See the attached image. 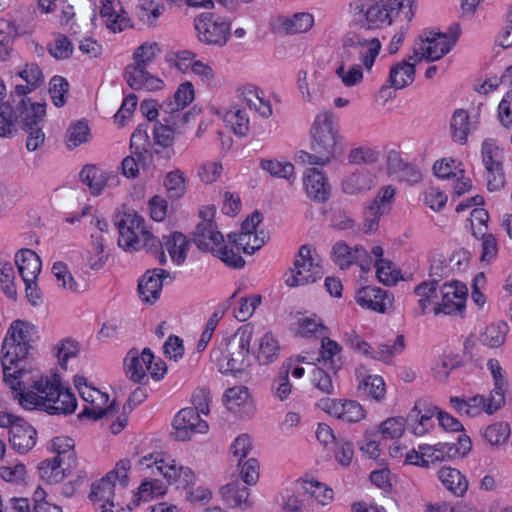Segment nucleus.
<instances>
[{
    "instance_id": "1",
    "label": "nucleus",
    "mask_w": 512,
    "mask_h": 512,
    "mask_svg": "<svg viewBox=\"0 0 512 512\" xmlns=\"http://www.w3.org/2000/svg\"><path fill=\"white\" fill-rule=\"evenodd\" d=\"M39 339L38 327L25 320L16 319L8 328L1 347L3 380L14 392V398L26 410H40L50 415L71 414L77 400L71 390L61 383L59 374L41 376L31 385L24 377L29 373L27 359Z\"/></svg>"
},
{
    "instance_id": "2",
    "label": "nucleus",
    "mask_w": 512,
    "mask_h": 512,
    "mask_svg": "<svg viewBox=\"0 0 512 512\" xmlns=\"http://www.w3.org/2000/svg\"><path fill=\"white\" fill-rule=\"evenodd\" d=\"M27 91V88L18 87L12 100L0 103V137H13L18 125L27 134V150L33 152L45 142L46 105L30 102L25 97Z\"/></svg>"
},
{
    "instance_id": "3",
    "label": "nucleus",
    "mask_w": 512,
    "mask_h": 512,
    "mask_svg": "<svg viewBox=\"0 0 512 512\" xmlns=\"http://www.w3.org/2000/svg\"><path fill=\"white\" fill-rule=\"evenodd\" d=\"M413 0H353L349 4L350 24L364 31H374L390 26L399 12H405L407 21L414 16Z\"/></svg>"
},
{
    "instance_id": "4",
    "label": "nucleus",
    "mask_w": 512,
    "mask_h": 512,
    "mask_svg": "<svg viewBox=\"0 0 512 512\" xmlns=\"http://www.w3.org/2000/svg\"><path fill=\"white\" fill-rule=\"evenodd\" d=\"M313 153L302 151L299 158L310 165H326L336 152L339 139V117L331 110L316 115L311 127Z\"/></svg>"
},
{
    "instance_id": "5",
    "label": "nucleus",
    "mask_w": 512,
    "mask_h": 512,
    "mask_svg": "<svg viewBox=\"0 0 512 512\" xmlns=\"http://www.w3.org/2000/svg\"><path fill=\"white\" fill-rule=\"evenodd\" d=\"M115 225L119 231L118 246L120 248L128 252L145 249L155 254L161 265L166 263L167 258L162 241L146 230L144 219L135 211L124 212Z\"/></svg>"
},
{
    "instance_id": "6",
    "label": "nucleus",
    "mask_w": 512,
    "mask_h": 512,
    "mask_svg": "<svg viewBox=\"0 0 512 512\" xmlns=\"http://www.w3.org/2000/svg\"><path fill=\"white\" fill-rule=\"evenodd\" d=\"M253 327L246 324L238 328L227 344V354L223 355L218 349L211 351V358L216 361L219 371L223 374L236 375L247 366L250 344L253 338Z\"/></svg>"
},
{
    "instance_id": "7",
    "label": "nucleus",
    "mask_w": 512,
    "mask_h": 512,
    "mask_svg": "<svg viewBox=\"0 0 512 512\" xmlns=\"http://www.w3.org/2000/svg\"><path fill=\"white\" fill-rule=\"evenodd\" d=\"M197 38L206 45L222 47L230 37L231 23L229 20L205 12L194 19Z\"/></svg>"
},
{
    "instance_id": "8",
    "label": "nucleus",
    "mask_w": 512,
    "mask_h": 512,
    "mask_svg": "<svg viewBox=\"0 0 512 512\" xmlns=\"http://www.w3.org/2000/svg\"><path fill=\"white\" fill-rule=\"evenodd\" d=\"M293 266L289 271V276L285 279V283L289 287L314 283L323 276L322 267L315 262L311 255V247L307 244L300 246Z\"/></svg>"
},
{
    "instance_id": "9",
    "label": "nucleus",
    "mask_w": 512,
    "mask_h": 512,
    "mask_svg": "<svg viewBox=\"0 0 512 512\" xmlns=\"http://www.w3.org/2000/svg\"><path fill=\"white\" fill-rule=\"evenodd\" d=\"M140 465L146 466L151 469L152 474L157 471L161 474L170 484L174 483L183 488H187L194 481L193 471L182 465H178L173 459H163L154 457L153 454L144 456L139 460Z\"/></svg>"
},
{
    "instance_id": "10",
    "label": "nucleus",
    "mask_w": 512,
    "mask_h": 512,
    "mask_svg": "<svg viewBox=\"0 0 512 512\" xmlns=\"http://www.w3.org/2000/svg\"><path fill=\"white\" fill-rule=\"evenodd\" d=\"M452 42H447V34L435 31H424L419 36V43L414 47L416 62L425 59L433 62L450 52Z\"/></svg>"
},
{
    "instance_id": "11",
    "label": "nucleus",
    "mask_w": 512,
    "mask_h": 512,
    "mask_svg": "<svg viewBox=\"0 0 512 512\" xmlns=\"http://www.w3.org/2000/svg\"><path fill=\"white\" fill-rule=\"evenodd\" d=\"M342 43L352 47L359 54L364 67L371 70L376 57L381 50V42L376 37H366L361 31H348L342 38Z\"/></svg>"
},
{
    "instance_id": "12",
    "label": "nucleus",
    "mask_w": 512,
    "mask_h": 512,
    "mask_svg": "<svg viewBox=\"0 0 512 512\" xmlns=\"http://www.w3.org/2000/svg\"><path fill=\"white\" fill-rule=\"evenodd\" d=\"M442 301L434 307V314H462L468 295L466 285L458 281L445 283L441 287Z\"/></svg>"
},
{
    "instance_id": "13",
    "label": "nucleus",
    "mask_w": 512,
    "mask_h": 512,
    "mask_svg": "<svg viewBox=\"0 0 512 512\" xmlns=\"http://www.w3.org/2000/svg\"><path fill=\"white\" fill-rule=\"evenodd\" d=\"M175 438L179 441H187L196 433H205L208 430V424L199 416L197 409L187 407L180 410L173 420Z\"/></svg>"
},
{
    "instance_id": "14",
    "label": "nucleus",
    "mask_w": 512,
    "mask_h": 512,
    "mask_svg": "<svg viewBox=\"0 0 512 512\" xmlns=\"http://www.w3.org/2000/svg\"><path fill=\"white\" fill-rule=\"evenodd\" d=\"M356 302L366 309L384 313L393 303V296L378 287H363L356 294Z\"/></svg>"
},
{
    "instance_id": "15",
    "label": "nucleus",
    "mask_w": 512,
    "mask_h": 512,
    "mask_svg": "<svg viewBox=\"0 0 512 512\" xmlns=\"http://www.w3.org/2000/svg\"><path fill=\"white\" fill-rule=\"evenodd\" d=\"M125 80L128 86L134 90L146 89L149 91L158 90L163 82L147 71V67L141 64L131 63L125 68Z\"/></svg>"
},
{
    "instance_id": "16",
    "label": "nucleus",
    "mask_w": 512,
    "mask_h": 512,
    "mask_svg": "<svg viewBox=\"0 0 512 512\" xmlns=\"http://www.w3.org/2000/svg\"><path fill=\"white\" fill-rule=\"evenodd\" d=\"M171 277L170 273L161 268L148 270L140 279L138 292L146 302L156 301L162 290L164 279Z\"/></svg>"
},
{
    "instance_id": "17",
    "label": "nucleus",
    "mask_w": 512,
    "mask_h": 512,
    "mask_svg": "<svg viewBox=\"0 0 512 512\" xmlns=\"http://www.w3.org/2000/svg\"><path fill=\"white\" fill-rule=\"evenodd\" d=\"M216 228L215 223L211 220L197 224L193 231V241L200 250L215 253V250L224 243L222 233Z\"/></svg>"
},
{
    "instance_id": "18",
    "label": "nucleus",
    "mask_w": 512,
    "mask_h": 512,
    "mask_svg": "<svg viewBox=\"0 0 512 512\" xmlns=\"http://www.w3.org/2000/svg\"><path fill=\"white\" fill-rule=\"evenodd\" d=\"M83 183L90 188L92 195H99L105 186H117L119 178L115 174H109L94 165H86L79 174Z\"/></svg>"
},
{
    "instance_id": "19",
    "label": "nucleus",
    "mask_w": 512,
    "mask_h": 512,
    "mask_svg": "<svg viewBox=\"0 0 512 512\" xmlns=\"http://www.w3.org/2000/svg\"><path fill=\"white\" fill-rule=\"evenodd\" d=\"M37 432L24 419L18 420L9 430V443L17 452L24 454L36 444Z\"/></svg>"
},
{
    "instance_id": "20",
    "label": "nucleus",
    "mask_w": 512,
    "mask_h": 512,
    "mask_svg": "<svg viewBox=\"0 0 512 512\" xmlns=\"http://www.w3.org/2000/svg\"><path fill=\"white\" fill-rule=\"evenodd\" d=\"M194 88L191 82L181 83L173 95V99L160 105V110L171 117L182 116L184 120L188 118V113H181V110L188 106L194 99Z\"/></svg>"
},
{
    "instance_id": "21",
    "label": "nucleus",
    "mask_w": 512,
    "mask_h": 512,
    "mask_svg": "<svg viewBox=\"0 0 512 512\" xmlns=\"http://www.w3.org/2000/svg\"><path fill=\"white\" fill-rule=\"evenodd\" d=\"M176 124V117H163L162 121H156L153 125V140L154 144L161 147L166 151V157L170 158L174 154L172 146L175 141L176 131L174 125Z\"/></svg>"
},
{
    "instance_id": "22",
    "label": "nucleus",
    "mask_w": 512,
    "mask_h": 512,
    "mask_svg": "<svg viewBox=\"0 0 512 512\" xmlns=\"http://www.w3.org/2000/svg\"><path fill=\"white\" fill-rule=\"evenodd\" d=\"M303 182L309 198L320 202L329 198L330 185L323 172L316 168H309L304 173Z\"/></svg>"
},
{
    "instance_id": "23",
    "label": "nucleus",
    "mask_w": 512,
    "mask_h": 512,
    "mask_svg": "<svg viewBox=\"0 0 512 512\" xmlns=\"http://www.w3.org/2000/svg\"><path fill=\"white\" fill-rule=\"evenodd\" d=\"M387 165L389 172L395 174L401 181L414 184L421 180V173L417 166L404 161L397 151H389Z\"/></svg>"
},
{
    "instance_id": "24",
    "label": "nucleus",
    "mask_w": 512,
    "mask_h": 512,
    "mask_svg": "<svg viewBox=\"0 0 512 512\" xmlns=\"http://www.w3.org/2000/svg\"><path fill=\"white\" fill-rule=\"evenodd\" d=\"M329 414L348 422H358L364 418V410L356 401L328 400L324 408Z\"/></svg>"
},
{
    "instance_id": "25",
    "label": "nucleus",
    "mask_w": 512,
    "mask_h": 512,
    "mask_svg": "<svg viewBox=\"0 0 512 512\" xmlns=\"http://www.w3.org/2000/svg\"><path fill=\"white\" fill-rule=\"evenodd\" d=\"M15 264L23 281H36L41 272V259L31 249L23 248L15 255Z\"/></svg>"
},
{
    "instance_id": "26",
    "label": "nucleus",
    "mask_w": 512,
    "mask_h": 512,
    "mask_svg": "<svg viewBox=\"0 0 512 512\" xmlns=\"http://www.w3.org/2000/svg\"><path fill=\"white\" fill-rule=\"evenodd\" d=\"M223 500L231 507L248 509L252 502L249 500V489L242 480H234L220 489Z\"/></svg>"
},
{
    "instance_id": "27",
    "label": "nucleus",
    "mask_w": 512,
    "mask_h": 512,
    "mask_svg": "<svg viewBox=\"0 0 512 512\" xmlns=\"http://www.w3.org/2000/svg\"><path fill=\"white\" fill-rule=\"evenodd\" d=\"M367 255L368 252L364 247L355 246L354 249H351L344 241H338L332 247V259L342 270L349 268Z\"/></svg>"
},
{
    "instance_id": "28",
    "label": "nucleus",
    "mask_w": 512,
    "mask_h": 512,
    "mask_svg": "<svg viewBox=\"0 0 512 512\" xmlns=\"http://www.w3.org/2000/svg\"><path fill=\"white\" fill-rule=\"evenodd\" d=\"M341 350V346L336 341L323 336L321 339V357L317 360L321 362L324 367L336 374L343 365L342 357L340 354Z\"/></svg>"
},
{
    "instance_id": "29",
    "label": "nucleus",
    "mask_w": 512,
    "mask_h": 512,
    "mask_svg": "<svg viewBox=\"0 0 512 512\" xmlns=\"http://www.w3.org/2000/svg\"><path fill=\"white\" fill-rule=\"evenodd\" d=\"M163 247L168 251L172 261L177 265H181L186 257L189 247L187 237L181 232H173L170 235L162 237Z\"/></svg>"
},
{
    "instance_id": "30",
    "label": "nucleus",
    "mask_w": 512,
    "mask_h": 512,
    "mask_svg": "<svg viewBox=\"0 0 512 512\" xmlns=\"http://www.w3.org/2000/svg\"><path fill=\"white\" fill-rule=\"evenodd\" d=\"M438 478L444 487L456 496H463L468 489L466 477L455 468L442 467L438 471Z\"/></svg>"
},
{
    "instance_id": "31",
    "label": "nucleus",
    "mask_w": 512,
    "mask_h": 512,
    "mask_svg": "<svg viewBox=\"0 0 512 512\" xmlns=\"http://www.w3.org/2000/svg\"><path fill=\"white\" fill-rule=\"evenodd\" d=\"M415 72V66L403 60L391 67L388 81L395 90L403 89L414 81Z\"/></svg>"
},
{
    "instance_id": "32",
    "label": "nucleus",
    "mask_w": 512,
    "mask_h": 512,
    "mask_svg": "<svg viewBox=\"0 0 512 512\" xmlns=\"http://www.w3.org/2000/svg\"><path fill=\"white\" fill-rule=\"evenodd\" d=\"M374 186L372 175L366 171L352 173L342 182L343 191L346 194L357 195L365 193Z\"/></svg>"
},
{
    "instance_id": "33",
    "label": "nucleus",
    "mask_w": 512,
    "mask_h": 512,
    "mask_svg": "<svg viewBox=\"0 0 512 512\" xmlns=\"http://www.w3.org/2000/svg\"><path fill=\"white\" fill-rule=\"evenodd\" d=\"M144 366L145 364L142 362L141 354H139L138 350L136 348L129 350L124 359V367L131 381L143 384L148 382Z\"/></svg>"
},
{
    "instance_id": "34",
    "label": "nucleus",
    "mask_w": 512,
    "mask_h": 512,
    "mask_svg": "<svg viewBox=\"0 0 512 512\" xmlns=\"http://www.w3.org/2000/svg\"><path fill=\"white\" fill-rule=\"evenodd\" d=\"M470 116L464 109H456L450 122L451 136L454 142L466 144L470 132Z\"/></svg>"
},
{
    "instance_id": "35",
    "label": "nucleus",
    "mask_w": 512,
    "mask_h": 512,
    "mask_svg": "<svg viewBox=\"0 0 512 512\" xmlns=\"http://www.w3.org/2000/svg\"><path fill=\"white\" fill-rule=\"evenodd\" d=\"M281 347L272 333H265L259 341L256 359L259 364L268 365L274 362L280 353Z\"/></svg>"
},
{
    "instance_id": "36",
    "label": "nucleus",
    "mask_w": 512,
    "mask_h": 512,
    "mask_svg": "<svg viewBox=\"0 0 512 512\" xmlns=\"http://www.w3.org/2000/svg\"><path fill=\"white\" fill-rule=\"evenodd\" d=\"M487 366L494 380V388L491 391V402L497 406L504 405L505 387L507 382L504 378L502 367L496 359H490L487 363Z\"/></svg>"
},
{
    "instance_id": "37",
    "label": "nucleus",
    "mask_w": 512,
    "mask_h": 512,
    "mask_svg": "<svg viewBox=\"0 0 512 512\" xmlns=\"http://www.w3.org/2000/svg\"><path fill=\"white\" fill-rule=\"evenodd\" d=\"M508 331L505 322L492 323L480 334V342L489 348H499L504 344Z\"/></svg>"
},
{
    "instance_id": "38",
    "label": "nucleus",
    "mask_w": 512,
    "mask_h": 512,
    "mask_svg": "<svg viewBox=\"0 0 512 512\" xmlns=\"http://www.w3.org/2000/svg\"><path fill=\"white\" fill-rule=\"evenodd\" d=\"M463 362L457 354H443L440 356L432 367L433 377L439 382H446L450 372L459 368Z\"/></svg>"
},
{
    "instance_id": "39",
    "label": "nucleus",
    "mask_w": 512,
    "mask_h": 512,
    "mask_svg": "<svg viewBox=\"0 0 512 512\" xmlns=\"http://www.w3.org/2000/svg\"><path fill=\"white\" fill-rule=\"evenodd\" d=\"M52 272L57 280L62 282L61 286L72 293H80L88 289V284L85 281L77 282L63 262H55Z\"/></svg>"
},
{
    "instance_id": "40",
    "label": "nucleus",
    "mask_w": 512,
    "mask_h": 512,
    "mask_svg": "<svg viewBox=\"0 0 512 512\" xmlns=\"http://www.w3.org/2000/svg\"><path fill=\"white\" fill-rule=\"evenodd\" d=\"M64 458L54 457L53 459H47L40 463L39 472L43 479H46L50 483H58L65 477V471L67 468L63 467Z\"/></svg>"
},
{
    "instance_id": "41",
    "label": "nucleus",
    "mask_w": 512,
    "mask_h": 512,
    "mask_svg": "<svg viewBox=\"0 0 512 512\" xmlns=\"http://www.w3.org/2000/svg\"><path fill=\"white\" fill-rule=\"evenodd\" d=\"M242 96L243 100L250 109H254L264 118L271 116L272 108L269 101L264 100V98L259 95V91L256 87H244Z\"/></svg>"
},
{
    "instance_id": "42",
    "label": "nucleus",
    "mask_w": 512,
    "mask_h": 512,
    "mask_svg": "<svg viewBox=\"0 0 512 512\" xmlns=\"http://www.w3.org/2000/svg\"><path fill=\"white\" fill-rule=\"evenodd\" d=\"M106 238L101 234H91V246L95 255L89 252L86 261L92 270L101 269L108 260V254L105 253Z\"/></svg>"
},
{
    "instance_id": "43",
    "label": "nucleus",
    "mask_w": 512,
    "mask_h": 512,
    "mask_svg": "<svg viewBox=\"0 0 512 512\" xmlns=\"http://www.w3.org/2000/svg\"><path fill=\"white\" fill-rule=\"evenodd\" d=\"M19 76L26 82V85H16L14 91L11 92L8 100H12L16 94L18 87L27 88L25 97L43 82V73L39 66L35 63L27 64L25 69L19 72Z\"/></svg>"
},
{
    "instance_id": "44",
    "label": "nucleus",
    "mask_w": 512,
    "mask_h": 512,
    "mask_svg": "<svg viewBox=\"0 0 512 512\" xmlns=\"http://www.w3.org/2000/svg\"><path fill=\"white\" fill-rule=\"evenodd\" d=\"M314 18L310 13H296L290 18H284L281 26L288 34L304 33L311 29Z\"/></svg>"
},
{
    "instance_id": "45",
    "label": "nucleus",
    "mask_w": 512,
    "mask_h": 512,
    "mask_svg": "<svg viewBox=\"0 0 512 512\" xmlns=\"http://www.w3.org/2000/svg\"><path fill=\"white\" fill-rule=\"evenodd\" d=\"M164 186L170 199H179L186 192V178L182 171L175 169L166 174Z\"/></svg>"
},
{
    "instance_id": "46",
    "label": "nucleus",
    "mask_w": 512,
    "mask_h": 512,
    "mask_svg": "<svg viewBox=\"0 0 512 512\" xmlns=\"http://www.w3.org/2000/svg\"><path fill=\"white\" fill-rule=\"evenodd\" d=\"M52 450L57 454L56 457L64 458L67 468H71L76 462L74 440L67 436L55 437L51 443Z\"/></svg>"
},
{
    "instance_id": "47",
    "label": "nucleus",
    "mask_w": 512,
    "mask_h": 512,
    "mask_svg": "<svg viewBox=\"0 0 512 512\" xmlns=\"http://www.w3.org/2000/svg\"><path fill=\"white\" fill-rule=\"evenodd\" d=\"M106 404L86 405L83 410L78 414V419L84 418L93 421L99 420L103 417L114 416L119 411V404L116 401L111 402L107 407Z\"/></svg>"
},
{
    "instance_id": "48",
    "label": "nucleus",
    "mask_w": 512,
    "mask_h": 512,
    "mask_svg": "<svg viewBox=\"0 0 512 512\" xmlns=\"http://www.w3.org/2000/svg\"><path fill=\"white\" fill-rule=\"evenodd\" d=\"M90 129L86 121L81 120L73 123L66 131V145L68 149H73L82 143L88 141Z\"/></svg>"
},
{
    "instance_id": "49",
    "label": "nucleus",
    "mask_w": 512,
    "mask_h": 512,
    "mask_svg": "<svg viewBox=\"0 0 512 512\" xmlns=\"http://www.w3.org/2000/svg\"><path fill=\"white\" fill-rule=\"evenodd\" d=\"M115 482L107 475L99 482L93 483L89 498L92 501L110 503L114 498Z\"/></svg>"
},
{
    "instance_id": "50",
    "label": "nucleus",
    "mask_w": 512,
    "mask_h": 512,
    "mask_svg": "<svg viewBox=\"0 0 512 512\" xmlns=\"http://www.w3.org/2000/svg\"><path fill=\"white\" fill-rule=\"evenodd\" d=\"M468 404V417H475L482 412H486L491 415L501 409L504 405L497 406L491 402V394L488 398H485L483 395H475L466 399Z\"/></svg>"
},
{
    "instance_id": "51",
    "label": "nucleus",
    "mask_w": 512,
    "mask_h": 512,
    "mask_svg": "<svg viewBox=\"0 0 512 512\" xmlns=\"http://www.w3.org/2000/svg\"><path fill=\"white\" fill-rule=\"evenodd\" d=\"M470 438L463 434L457 439V443H440V452H442L445 459H453L456 457H463L471 450Z\"/></svg>"
},
{
    "instance_id": "52",
    "label": "nucleus",
    "mask_w": 512,
    "mask_h": 512,
    "mask_svg": "<svg viewBox=\"0 0 512 512\" xmlns=\"http://www.w3.org/2000/svg\"><path fill=\"white\" fill-rule=\"evenodd\" d=\"M407 426L411 428L415 435L421 436L433 426V422L430 415L422 414L416 404L407 416Z\"/></svg>"
},
{
    "instance_id": "53",
    "label": "nucleus",
    "mask_w": 512,
    "mask_h": 512,
    "mask_svg": "<svg viewBox=\"0 0 512 512\" xmlns=\"http://www.w3.org/2000/svg\"><path fill=\"white\" fill-rule=\"evenodd\" d=\"M161 53V49L156 42H145L141 44L133 53V63L141 64V66L147 67L157 58Z\"/></svg>"
},
{
    "instance_id": "54",
    "label": "nucleus",
    "mask_w": 512,
    "mask_h": 512,
    "mask_svg": "<svg viewBox=\"0 0 512 512\" xmlns=\"http://www.w3.org/2000/svg\"><path fill=\"white\" fill-rule=\"evenodd\" d=\"M482 161L485 168L503 164V150L494 139H486L481 146Z\"/></svg>"
},
{
    "instance_id": "55",
    "label": "nucleus",
    "mask_w": 512,
    "mask_h": 512,
    "mask_svg": "<svg viewBox=\"0 0 512 512\" xmlns=\"http://www.w3.org/2000/svg\"><path fill=\"white\" fill-rule=\"evenodd\" d=\"M359 389L371 398L380 401L385 397V383L381 376L368 375L359 385Z\"/></svg>"
},
{
    "instance_id": "56",
    "label": "nucleus",
    "mask_w": 512,
    "mask_h": 512,
    "mask_svg": "<svg viewBox=\"0 0 512 512\" xmlns=\"http://www.w3.org/2000/svg\"><path fill=\"white\" fill-rule=\"evenodd\" d=\"M225 122L238 136H246L249 131V118L244 109L227 112Z\"/></svg>"
},
{
    "instance_id": "57",
    "label": "nucleus",
    "mask_w": 512,
    "mask_h": 512,
    "mask_svg": "<svg viewBox=\"0 0 512 512\" xmlns=\"http://www.w3.org/2000/svg\"><path fill=\"white\" fill-rule=\"evenodd\" d=\"M260 167L273 177L290 180L294 174V165L291 162H280L277 160L263 159Z\"/></svg>"
},
{
    "instance_id": "58",
    "label": "nucleus",
    "mask_w": 512,
    "mask_h": 512,
    "mask_svg": "<svg viewBox=\"0 0 512 512\" xmlns=\"http://www.w3.org/2000/svg\"><path fill=\"white\" fill-rule=\"evenodd\" d=\"M376 275L380 282L385 285H394L400 279V271L393 267L390 260L378 259L375 263Z\"/></svg>"
},
{
    "instance_id": "59",
    "label": "nucleus",
    "mask_w": 512,
    "mask_h": 512,
    "mask_svg": "<svg viewBox=\"0 0 512 512\" xmlns=\"http://www.w3.org/2000/svg\"><path fill=\"white\" fill-rule=\"evenodd\" d=\"M261 300V295L258 294L251 297H242L238 305L234 307L233 313L235 318L242 322L248 320L260 305Z\"/></svg>"
},
{
    "instance_id": "60",
    "label": "nucleus",
    "mask_w": 512,
    "mask_h": 512,
    "mask_svg": "<svg viewBox=\"0 0 512 512\" xmlns=\"http://www.w3.org/2000/svg\"><path fill=\"white\" fill-rule=\"evenodd\" d=\"M47 49L49 54L56 60H64L72 55L74 46L67 36L59 34L53 43L48 45Z\"/></svg>"
},
{
    "instance_id": "61",
    "label": "nucleus",
    "mask_w": 512,
    "mask_h": 512,
    "mask_svg": "<svg viewBox=\"0 0 512 512\" xmlns=\"http://www.w3.org/2000/svg\"><path fill=\"white\" fill-rule=\"evenodd\" d=\"M302 488L305 493L315 498L322 505L327 504L333 498V491L315 480L303 481Z\"/></svg>"
},
{
    "instance_id": "62",
    "label": "nucleus",
    "mask_w": 512,
    "mask_h": 512,
    "mask_svg": "<svg viewBox=\"0 0 512 512\" xmlns=\"http://www.w3.org/2000/svg\"><path fill=\"white\" fill-rule=\"evenodd\" d=\"M248 399L249 392L245 386L228 388L224 394V403L230 411H236V408L245 404Z\"/></svg>"
},
{
    "instance_id": "63",
    "label": "nucleus",
    "mask_w": 512,
    "mask_h": 512,
    "mask_svg": "<svg viewBox=\"0 0 512 512\" xmlns=\"http://www.w3.org/2000/svg\"><path fill=\"white\" fill-rule=\"evenodd\" d=\"M327 330L323 321L316 315L304 317L299 320V333L303 336L315 335L323 337Z\"/></svg>"
},
{
    "instance_id": "64",
    "label": "nucleus",
    "mask_w": 512,
    "mask_h": 512,
    "mask_svg": "<svg viewBox=\"0 0 512 512\" xmlns=\"http://www.w3.org/2000/svg\"><path fill=\"white\" fill-rule=\"evenodd\" d=\"M510 434L509 425L504 422H497L489 425L484 431V438L491 445H500L508 439Z\"/></svg>"
}]
</instances>
